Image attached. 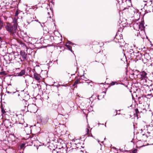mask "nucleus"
<instances>
[{"instance_id": "nucleus-1", "label": "nucleus", "mask_w": 153, "mask_h": 153, "mask_svg": "<svg viewBox=\"0 0 153 153\" xmlns=\"http://www.w3.org/2000/svg\"><path fill=\"white\" fill-rule=\"evenodd\" d=\"M17 25L16 21L13 24L8 23L5 26V28L11 35L13 36H15L16 35L18 34Z\"/></svg>"}, {"instance_id": "nucleus-2", "label": "nucleus", "mask_w": 153, "mask_h": 153, "mask_svg": "<svg viewBox=\"0 0 153 153\" xmlns=\"http://www.w3.org/2000/svg\"><path fill=\"white\" fill-rule=\"evenodd\" d=\"M119 31V30H118L117 33L114 37V41L116 43H118L120 46L122 47L125 46L126 43L124 41L122 34H120L118 35Z\"/></svg>"}, {"instance_id": "nucleus-3", "label": "nucleus", "mask_w": 153, "mask_h": 153, "mask_svg": "<svg viewBox=\"0 0 153 153\" xmlns=\"http://www.w3.org/2000/svg\"><path fill=\"white\" fill-rule=\"evenodd\" d=\"M20 55L22 57V59H21V61H27L28 60V58L27 53H25L24 51H21L20 52Z\"/></svg>"}, {"instance_id": "nucleus-4", "label": "nucleus", "mask_w": 153, "mask_h": 153, "mask_svg": "<svg viewBox=\"0 0 153 153\" xmlns=\"http://www.w3.org/2000/svg\"><path fill=\"white\" fill-rule=\"evenodd\" d=\"M139 72V74L136 75L137 77H140V78H141L142 79H145L146 78H147L146 76L147 74L145 72L143 71L140 72Z\"/></svg>"}, {"instance_id": "nucleus-5", "label": "nucleus", "mask_w": 153, "mask_h": 153, "mask_svg": "<svg viewBox=\"0 0 153 153\" xmlns=\"http://www.w3.org/2000/svg\"><path fill=\"white\" fill-rule=\"evenodd\" d=\"M143 56H144V54H143L142 53H141L139 51H137L134 59H136L137 60H140L141 59H143Z\"/></svg>"}, {"instance_id": "nucleus-6", "label": "nucleus", "mask_w": 153, "mask_h": 153, "mask_svg": "<svg viewBox=\"0 0 153 153\" xmlns=\"http://www.w3.org/2000/svg\"><path fill=\"white\" fill-rule=\"evenodd\" d=\"M133 25L134 29H135V26H137V28L139 29H141V30H142L143 29H144V28H145L144 26V24L143 22L140 23V24H138L137 23H135Z\"/></svg>"}, {"instance_id": "nucleus-7", "label": "nucleus", "mask_w": 153, "mask_h": 153, "mask_svg": "<svg viewBox=\"0 0 153 153\" xmlns=\"http://www.w3.org/2000/svg\"><path fill=\"white\" fill-rule=\"evenodd\" d=\"M134 50L133 49H128L126 51H125L124 53V55L126 56V54L128 57L132 53L134 52Z\"/></svg>"}, {"instance_id": "nucleus-8", "label": "nucleus", "mask_w": 153, "mask_h": 153, "mask_svg": "<svg viewBox=\"0 0 153 153\" xmlns=\"http://www.w3.org/2000/svg\"><path fill=\"white\" fill-rule=\"evenodd\" d=\"M33 78L36 80L39 81V80L40 78V75L38 74L37 73H35L33 74Z\"/></svg>"}, {"instance_id": "nucleus-9", "label": "nucleus", "mask_w": 153, "mask_h": 153, "mask_svg": "<svg viewBox=\"0 0 153 153\" xmlns=\"http://www.w3.org/2000/svg\"><path fill=\"white\" fill-rule=\"evenodd\" d=\"M137 51H134V52H133L132 54H131L128 57L129 58H130L131 59H135V57L136 55V54Z\"/></svg>"}, {"instance_id": "nucleus-10", "label": "nucleus", "mask_w": 153, "mask_h": 153, "mask_svg": "<svg viewBox=\"0 0 153 153\" xmlns=\"http://www.w3.org/2000/svg\"><path fill=\"white\" fill-rule=\"evenodd\" d=\"M35 46L38 49L42 48V44L40 42H37L35 43Z\"/></svg>"}, {"instance_id": "nucleus-11", "label": "nucleus", "mask_w": 153, "mask_h": 153, "mask_svg": "<svg viewBox=\"0 0 153 153\" xmlns=\"http://www.w3.org/2000/svg\"><path fill=\"white\" fill-rule=\"evenodd\" d=\"M25 73V69L22 70L21 71L17 73V75L18 76H22L24 75Z\"/></svg>"}, {"instance_id": "nucleus-12", "label": "nucleus", "mask_w": 153, "mask_h": 153, "mask_svg": "<svg viewBox=\"0 0 153 153\" xmlns=\"http://www.w3.org/2000/svg\"><path fill=\"white\" fill-rule=\"evenodd\" d=\"M65 46H66V47H67V48L68 49L69 51H70L71 52L73 53L74 51H72V49L71 47L69 45H68L67 44H66L65 45Z\"/></svg>"}, {"instance_id": "nucleus-13", "label": "nucleus", "mask_w": 153, "mask_h": 153, "mask_svg": "<svg viewBox=\"0 0 153 153\" xmlns=\"http://www.w3.org/2000/svg\"><path fill=\"white\" fill-rule=\"evenodd\" d=\"M33 21V19L32 17L29 18L27 20V22L28 24H29L31 22Z\"/></svg>"}, {"instance_id": "nucleus-14", "label": "nucleus", "mask_w": 153, "mask_h": 153, "mask_svg": "<svg viewBox=\"0 0 153 153\" xmlns=\"http://www.w3.org/2000/svg\"><path fill=\"white\" fill-rule=\"evenodd\" d=\"M3 25V22L2 21L0 20V30L2 28Z\"/></svg>"}, {"instance_id": "nucleus-15", "label": "nucleus", "mask_w": 153, "mask_h": 153, "mask_svg": "<svg viewBox=\"0 0 153 153\" xmlns=\"http://www.w3.org/2000/svg\"><path fill=\"white\" fill-rule=\"evenodd\" d=\"M117 83V82L116 81H114V82H113V81H112L110 83V85H114L116 83Z\"/></svg>"}, {"instance_id": "nucleus-16", "label": "nucleus", "mask_w": 153, "mask_h": 153, "mask_svg": "<svg viewBox=\"0 0 153 153\" xmlns=\"http://www.w3.org/2000/svg\"><path fill=\"white\" fill-rule=\"evenodd\" d=\"M135 113L136 114L137 116H138V114L139 113V112L138 111V110L137 108H136L135 109Z\"/></svg>"}, {"instance_id": "nucleus-17", "label": "nucleus", "mask_w": 153, "mask_h": 153, "mask_svg": "<svg viewBox=\"0 0 153 153\" xmlns=\"http://www.w3.org/2000/svg\"><path fill=\"white\" fill-rule=\"evenodd\" d=\"M1 111L2 114H4L6 112L4 109L3 108H1Z\"/></svg>"}, {"instance_id": "nucleus-18", "label": "nucleus", "mask_w": 153, "mask_h": 153, "mask_svg": "<svg viewBox=\"0 0 153 153\" xmlns=\"http://www.w3.org/2000/svg\"><path fill=\"white\" fill-rule=\"evenodd\" d=\"M25 146V144L24 143L22 144L20 146V147L21 149H23L24 148Z\"/></svg>"}, {"instance_id": "nucleus-19", "label": "nucleus", "mask_w": 153, "mask_h": 153, "mask_svg": "<svg viewBox=\"0 0 153 153\" xmlns=\"http://www.w3.org/2000/svg\"><path fill=\"white\" fill-rule=\"evenodd\" d=\"M5 74V72L4 71H3L0 72V75H3Z\"/></svg>"}, {"instance_id": "nucleus-20", "label": "nucleus", "mask_w": 153, "mask_h": 153, "mask_svg": "<svg viewBox=\"0 0 153 153\" xmlns=\"http://www.w3.org/2000/svg\"><path fill=\"white\" fill-rule=\"evenodd\" d=\"M137 149H135L132 151V153H136L137 152Z\"/></svg>"}, {"instance_id": "nucleus-21", "label": "nucleus", "mask_w": 153, "mask_h": 153, "mask_svg": "<svg viewBox=\"0 0 153 153\" xmlns=\"http://www.w3.org/2000/svg\"><path fill=\"white\" fill-rule=\"evenodd\" d=\"M67 44H68L69 45H74V44L70 41H68Z\"/></svg>"}, {"instance_id": "nucleus-22", "label": "nucleus", "mask_w": 153, "mask_h": 153, "mask_svg": "<svg viewBox=\"0 0 153 153\" xmlns=\"http://www.w3.org/2000/svg\"><path fill=\"white\" fill-rule=\"evenodd\" d=\"M79 79H77L74 82L75 83H76V84H77L79 83Z\"/></svg>"}, {"instance_id": "nucleus-23", "label": "nucleus", "mask_w": 153, "mask_h": 153, "mask_svg": "<svg viewBox=\"0 0 153 153\" xmlns=\"http://www.w3.org/2000/svg\"><path fill=\"white\" fill-rule=\"evenodd\" d=\"M18 14H19V12H18V10H17V11H16V13H15V16H17L18 15Z\"/></svg>"}, {"instance_id": "nucleus-24", "label": "nucleus", "mask_w": 153, "mask_h": 153, "mask_svg": "<svg viewBox=\"0 0 153 153\" xmlns=\"http://www.w3.org/2000/svg\"><path fill=\"white\" fill-rule=\"evenodd\" d=\"M59 108H60L61 109V110H62L63 109V108L62 106H59L58 108H57V110L58 111H59Z\"/></svg>"}, {"instance_id": "nucleus-25", "label": "nucleus", "mask_w": 153, "mask_h": 153, "mask_svg": "<svg viewBox=\"0 0 153 153\" xmlns=\"http://www.w3.org/2000/svg\"><path fill=\"white\" fill-rule=\"evenodd\" d=\"M151 129H152V130L153 131V127H149V128H148V130H151Z\"/></svg>"}, {"instance_id": "nucleus-26", "label": "nucleus", "mask_w": 153, "mask_h": 153, "mask_svg": "<svg viewBox=\"0 0 153 153\" xmlns=\"http://www.w3.org/2000/svg\"><path fill=\"white\" fill-rule=\"evenodd\" d=\"M7 93L9 94H11V93H12V92H9V91H7ZM15 93V92H13V94H14V93Z\"/></svg>"}, {"instance_id": "nucleus-27", "label": "nucleus", "mask_w": 153, "mask_h": 153, "mask_svg": "<svg viewBox=\"0 0 153 153\" xmlns=\"http://www.w3.org/2000/svg\"><path fill=\"white\" fill-rule=\"evenodd\" d=\"M81 77L82 78V79H83V80H84V79H85V77H84V74L83 75L81 76Z\"/></svg>"}, {"instance_id": "nucleus-28", "label": "nucleus", "mask_w": 153, "mask_h": 153, "mask_svg": "<svg viewBox=\"0 0 153 153\" xmlns=\"http://www.w3.org/2000/svg\"><path fill=\"white\" fill-rule=\"evenodd\" d=\"M87 132L88 134L89 133V130L88 128H87Z\"/></svg>"}, {"instance_id": "nucleus-29", "label": "nucleus", "mask_w": 153, "mask_h": 153, "mask_svg": "<svg viewBox=\"0 0 153 153\" xmlns=\"http://www.w3.org/2000/svg\"><path fill=\"white\" fill-rule=\"evenodd\" d=\"M76 84H76V83H75V82H74V83L73 84V86H75V85H76Z\"/></svg>"}, {"instance_id": "nucleus-30", "label": "nucleus", "mask_w": 153, "mask_h": 153, "mask_svg": "<svg viewBox=\"0 0 153 153\" xmlns=\"http://www.w3.org/2000/svg\"><path fill=\"white\" fill-rule=\"evenodd\" d=\"M76 84H76V83H75V82H74V83L73 84V86H75V85H76Z\"/></svg>"}, {"instance_id": "nucleus-31", "label": "nucleus", "mask_w": 153, "mask_h": 153, "mask_svg": "<svg viewBox=\"0 0 153 153\" xmlns=\"http://www.w3.org/2000/svg\"><path fill=\"white\" fill-rule=\"evenodd\" d=\"M78 79H79V81H80L82 79V78H78Z\"/></svg>"}, {"instance_id": "nucleus-32", "label": "nucleus", "mask_w": 153, "mask_h": 153, "mask_svg": "<svg viewBox=\"0 0 153 153\" xmlns=\"http://www.w3.org/2000/svg\"><path fill=\"white\" fill-rule=\"evenodd\" d=\"M60 115H62V114H58V116L59 117V116H60Z\"/></svg>"}, {"instance_id": "nucleus-33", "label": "nucleus", "mask_w": 153, "mask_h": 153, "mask_svg": "<svg viewBox=\"0 0 153 153\" xmlns=\"http://www.w3.org/2000/svg\"><path fill=\"white\" fill-rule=\"evenodd\" d=\"M1 40H2V39L1 37L0 36V41H1Z\"/></svg>"}, {"instance_id": "nucleus-34", "label": "nucleus", "mask_w": 153, "mask_h": 153, "mask_svg": "<svg viewBox=\"0 0 153 153\" xmlns=\"http://www.w3.org/2000/svg\"><path fill=\"white\" fill-rule=\"evenodd\" d=\"M136 27L137 28V26H135V29H136L137 30V28L135 29V28H136Z\"/></svg>"}, {"instance_id": "nucleus-35", "label": "nucleus", "mask_w": 153, "mask_h": 153, "mask_svg": "<svg viewBox=\"0 0 153 153\" xmlns=\"http://www.w3.org/2000/svg\"><path fill=\"white\" fill-rule=\"evenodd\" d=\"M85 80H85V81H87V78H85Z\"/></svg>"}, {"instance_id": "nucleus-36", "label": "nucleus", "mask_w": 153, "mask_h": 153, "mask_svg": "<svg viewBox=\"0 0 153 153\" xmlns=\"http://www.w3.org/2000/svg\"><path fill=\"white\" fill-rule=\"evenodd\" d=\"M106 122L105 123V127H106Z\"/></svg>"}, {"instance_id": "nucleus-37", "label": "nucleus", "mask_w": 153, "mask_h": 153, "mask_svg": "<svg viewBox=\"0 0 153 153\" xmlns=\"http://www.w3.org/2000/svg\"><path fill=\"white\" fill-rule=\"evenodd\" d=\"M101 124H101V123H98V125L99 126L100 125H101Z\"/></svg>"}, {"instance_id": "nucleus-38", "label": "nucleus", "mask_w": 153, "mask_h": 153, "mask_svg": "<svg viewBox=\"0 0 153 153\" xmlns=\"http://www.w3.org/2000/svg\"><path fill=\"white\" fill-rule=\"evenodd\" d=\"M35 21H36V22H38V20H35Z\"/></svg>"}, {"instance_id": "nucleus-39", "label": "nucleus", "mask_w": 153, "mask_h": 153, "mask_svg": "<svg viewBox=\"0 0 153 153\" xmlns=\"http://www.w3.org/2000/svg\"><path fill=\"white\" fill-rule=\"evenodd\" d=\"M102 93H104L105 94L106 93V92H104V91H103Z\"/></svg>"}, {"instance_id": "nucleus-40", "label": "nucleus", "mask_w": 153, "mask_h": 153, "mask_svg": "<svg viewBox=\"0 0 153 153\" xmlns=\"http://www.w3.org/2000/svg\"><path fill=\"white\" fill-rule=\"evenodd\" d=\"M116 115L117 114V111L116 110Z\"/></svg>"}, {"instance_id": "nucleus-41", "label": "nucleus", "mask_w": 153, "mask_h": 153, "mask_svg": "<svg viewBox=\"0 0 153 153\" xmlns=\"http://www.w3.org/2000/svg\"><path fill=\"white\" fill-rule=\"evenodd\" d=\"M30 50H31V51H32V50H31V49H29Z\"/></svg>"}, {"instance_id": "nucleus-42", "label": "nucleus", "mask_w": 153, "mask_h": 153, "mask_svg": "<svg viewBox=\"0 0 153 153\" xmlns=\"http://www.w3.org/2000/svg\"><path fill=\"white\" fill-rule=\"evenodd\" d=\"M132 75H134V73H133L132 74Z\"/></svg>"}, {"instance_id": "nucleus-43", "label": "nucleus", "mask_w": 153, "mask_h": 153, "mask_svg": "<svg viewBox=\"0 0 153 153\" xmlns=\"http://www.w3.org/2000/svg\"><path fill=\"white\" fill-rule=\"evenodd\" d=\"M19 95H20L19 94H18V96H19Z\"/></svg>"}, {"instance_id": "nucleus-44", "label": "nucleus", "mask_w": 153, "mask_h": 153, "mask_svg": "<svg viewBox=\"0 0 153 153\" xmlns=\"http://www.w3.org/2000/svg\"><path fill=\"white\" fill-rule=\"evenodd\" d=\"M148 133H150V132L148 131Z\"/></svg>"}, {"instance_id": "nucleus-45", "label": "nucleus", "mask_w": 153, "mask_h": 153, "mask_svg": "<svg viewBox=\"0 0 153 153\" xmlns=\"http://www.w3.org/2000/svg\"><path fill=\"white\" fill-rule=\"evenodd\" d=\"M81 152H83L82 150L81 151Z\"/></svg>"}, {"instance_id": "nucleus-46", "label": "nucleus", "mask_w": 153, "mask_h": 153, "mask_svg": "<svg viewBox=\"0 0 153 153\" xmlns=\"http://www.w3.org/2000/svg\"><path fill=\"white\" fill-rule=\"evenodd\" d=\"M123 51H124V49H123Z\"/></svg>"}, {"instance_id": "nucleus-47", "label": "nucleus", "mask_w": 153, "mask_h": 153, "mask_svg": "<svg viewBox=\"0 0 153 153\" xmlns=\"http://www.w3.org/2000/svg\"><path fill=\"white\" fill-rule=\"evenodd\" d=\"M28 54H29V55H30V54H30V53H29Z\"/></svg>"}, {"instance_id": "nucleus-48", "label": "nucleus", "mask_w": 153, "mask_h": 153, "mask_svg": "<svg viewBox=\"0 0 153 153\" xmlns=\"http://www.w3.org/2000/svg\"><path fill=\"white\" fill-rule=\"evenodd\" d=\"M101 125H104V124H101Z\"/></svg>"}, {"instance_id": "nucleus-49", "label": "nucleus", "mask_w": 153, "mask_h": 153, "mask_svg": "<svg viewBox=\"0 0 153 153\" xmlns=\"http://www.w3.org/2000/svg\"><path fill=\"white\" fill-rule=\"evenodd\" d=\"M152 90L153 91V89H152Z\"/></svg>"}]
</instances>
